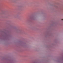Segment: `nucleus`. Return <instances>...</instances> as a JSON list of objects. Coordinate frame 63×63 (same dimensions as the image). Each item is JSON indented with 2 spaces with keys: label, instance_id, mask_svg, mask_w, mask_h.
I'll list each match as a JSON object with an SVG mask.
<instances>
[{
  "label": "nucleus",
  "instance_id": "1",
  "mask_svg": "<svg viewBox=\"0 0 63 63\" xmlns=\"http://www.w3.org/2000/svg\"><path fill=\"white\" fill-rule=\"evenodd\" d=\"M62 20H63V19H62Z\"/></svg>",
  "mask_w": 63,
  "mask_h": 63
}]
</instances>
